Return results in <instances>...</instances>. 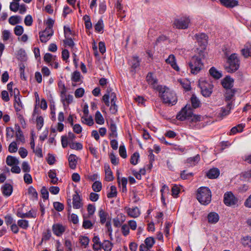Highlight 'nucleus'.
I'll list each match as a JSON object with an SVG mask.
<instances>
[{"label": "nucleus", "instance_id": "f257e3e1", "mask_svg": "<svg viewBox=\"0 0 251 251\" xmlns=\"http://www.w3.org/2000/svg\"><path fill=\"white\" fill-rule=\"evenodd\" d=\"M158 91L163 103L168 105H174L176 103L177 99L176 94L169 88L158 85Z\"/></svg>", "mask_w": 251, "mask_h": 251}, {"label": "nucleus", "instance_id": "f03ea898", "mask_svg": "<svg viewBox=\"0 0 251 251\" xmlns=\"http://www.w3.org/2000/svg\"><path fill=\"white\" fill-rule=\"evenodd\" d=\"M176 118L181 121L185 120H190L192 122H197L201 120V116L197 115H194L192 112V109L190 105H186L178 113Z\"/></svg>", "mask_w": 251, "mask_h": 251}, {"label": "nucleus", "instance_id": "7ed1b4c3", "mask_svg": "<svg viewBox=\"0 0 251 251\" xmlns=\"http://www.w3.org/2000/svg\"><path fill=\"white\" fill-rule=\"evenodd\" d=\"M197 199L203 205L208 204L211 201V192L206 187H201L197 190Z\"/></svg>", "mask_w": 251, "mask_h": 251}, {"label": "nucleus", "instance_id": "20e7f679", "mask_svg": "<svg viewBox=\"0 0 251 251\" xmlns=\"http://www.w3.org/2000/svg\"><path fill=\"white\" fill-rule=\"evenodd\" d=\"M189 66L191 69V73L194 75L198 74L204 67L201 59L196 56H194L191 58L189 62Z\"/></svg>", "mask_w": 251, "mask_h": 251}, {"label": "nucleus", "instance_id": "39448f33", "mask_svg": "<svg viewBox=\"0 0 251 251\" xmlns=\"http://www.w3.org/2000/svg\"><path fill=\"white\" fill-rule=\"evenodd\" d=\"M191 24L189 16H184L174 19L172 25L174 28L178 29H187Z\"/></svg>", "mask_w": 251, "mask_h": 251}, {"label": "nucleus", "instance_id": "423d86ee", "mask_svg": "<svg viewBox=\"0 0 251 251\" xmlns=\"http://www.w3.org/2000/svg\"><path fill=\"white\" fill-rule=\"evenodd\" d=\"M228 66L225 69L229 73H233L237 71L239 67V60L235 53L230 55L227 59Z\"/></svg>", "mask_w": 251, "mask_h": 251}, {"label": "nucleus", "instance_id": "0eeeda50", "mask_svg": "<svg viewBox=\"0 0 251 251\" xmlns=\"http://www.w3.org/2000/svg\"><path fill=\"white\" fill-rule=\"evenodd\" d=\"M199 85L201 89V93L205 97H209L212 93L213 85L211 82L204 80L201 82Z\"/></svg>", "mask_w": 251, "mask_h": 251}, {"label": "nucleus", "instance_id": "6e6552de", "mask_svg": "<svg viewBox=\"0 0 251 251\" xmlns=\"http://www.w3.org/2000/svg\"><path fill=\"white\" fill-rule=\"evenodd\" d=\"M224 202L227 206H232L236 204L238 200L231 192H227L224 194Z\"/></svg>", "mask_w": 251, "mask_h": 251}, {"label": "nucleus", "instance_id": "1a4fd4ad", "mask_svg": "<svg viewBox=\"0 0 251 251\" xmlns=\"http://www.w3.org/2000/svg\"><path fill=\"white\" fill-rule=\"evenodd\" d=\"M155 242V239L151 237H149L147 238L144 242L139 247L140 251H151L150 249L152 248L153 245Z\"/></svg>", "mask_w": 251, "mask_h": 251}, {"label": "nucleus", "instance_id": "9d476101", "mask_svg": "<svg viewBox=\"0 0 251 251\" xmlns=\"http://www.w3.org/2000/svg\"><path fill=\"white\" fill-rule=\"evenodd\" d=\"M53 31L50 28H46L42 32L39 33L40 40L42 43H46L53 35Z\"/></svg>", "mask_w": 251, "mask_h": 251}, {"label": "nucleus", "instance_id": "9b49d317", "mask_svg": "<svg viewBox=\"0 0 251 251\" xmlns=\"http://www.w3.org/2000/svg\"><path fill=\"white\" fill-rule=\"evenodd\" d=\"M109 98H111V103L116 102L117 98L115 93L114 92L110 93L107 89L106 93L102 97V100L107 106L110 105Z\"/></svg>", "mask_w": 251, "mask_h": 251}, {"label": "nucleus", "instance_id": "f8f14e48", "mask_svg": "<svg viewBox=\"0 0 251 251\" xmlns=\"http://www.w3.org/2000/svg\"><path fill=\"white\" fill-rule=\"evenodd\" d=\"M195 37L201 49H204L207 44V36L202 33L196 35Z\"/></svg>", "mask_w": 251, "mask_h": 251}, {"label": "nucleus", "instance_id": "ddd939ff", "mask_svg": "<svg viewBox=\"0 0 251 251\" xmlns=\"http://www.w3.org/2000/svg\"><path fill=\"white\" fill-rule=\"evenodd\" d=\"M165 61L167 64H170L175 70L177 72L179 71V68L176 64V57L174 55L170 54L165 60Z\"/></svg>", "mask_w": 251, "mask_h": 251}, {"label": "nucleus", "instance_id": "4468645a", "mask_svg": "<svg viewBox=\"0 0 251 251\" xmlns=\"http://www.w3.org/2000/svg\"><path fill=\"white\" fill-rule=\"evenodd\" d=\"M234 80L229 76H226L222 81V84L224 88L226 90L231 89L233 86Z\"/></svg>", "mask_w": 251, "mask_h": 251}, {"label": "nucleus", "instance_id": "2eb2a0df", "mask_svg": "<svg viewBox=\"0 0 251 251\" xmlns=\"http://www.w3.org/2000/svg\"><path fill=\"white\" fill-rule=\"evenodd\" d=\"M73 207L75 209H79L83 205V204L81 202V198L76 192L73 197Z\"/></svg>", "mask_w": 251, "mask_h": 251}, {"label": "nucleus", "instance_id": "dca6fc26", "mask_svg": "<svg viewBox=\"0 0 251 251\" xmlns=\"http://www.w3.org/2000/svg\"><path fill=\"white\" fill-rule=\"evenodd\" d=\"M65 227L62 225L56 224L52 226V231L54 234L57 236H61L65 231Z\"/></svg>", "mask_w": 251, "mask_h": 251}, {"label": "nucleus", "instance_id": "f3484780", "mask_svg": "<svg viewBox=\"0 0 251 251\" xmlns=\"http://www.w3.org/2000/svg\"><path fill=\"white\" fill-rule=\"evenodd\" d=\"M147 81L148 83L154 89L155 91H157V82L155 77L153 76V74L149 73L147 76Z\"/></svg>", "mask_w": 251, "mask_h": 251}, {"label": "nucleus", "instance_id": "a211bd4d", "mask_svg": "<svg viewBox=\"0 0 251 251\" xmlns=\"http://www.w3.org/2000/svg\"><path fill=\"white\" fill-rule=\"evenodd\" d=\"M109 129L110 131L109 136L110 138H115L118 136V133L117 131V126L113 121H111L110 123Z\"/></svg>", "mask_w": 251, "mask_h": 251}, {"label": "nucleus", "instance_id": "6ab92c4d", "mask_svg": "<svg viewBox=\"0 0 251 251\" xmlns=\"http://www.w3.org/2000/svg\"><path fill=\"white\" fill-rule=\"evenodd\" d=\"M207 220L210 224H216L219 220V216L216 212H211L207 215Z\"/></svg>", "mask_w": 251, "mask_h": 251}, {"label": "nucleus", "instance_id": "aec40b11", "mask_svg": "<svg viewBox=\"0 0 251 251\" xmlns=\"http://www.w3.org/2000/svg\"><path fill=\"white\" fill-rule=\"evenodd\" d=\"M126 211L128 216L132 218H137L140 215V210L137 207L128 208Z\"/></svg>", "mask_w": 251, "mask_h": 251}, {"label": "nucleus", "instance_id": "412c9836", "mask_svg": "<svg viewBox=\"0 0 251 251\" xmlns=\"http://www.w3.org/2000/svg\"><path fill=\"white\" fill-rule=\"evenodd\" d=\"M221 3L227 7L232 8L238 5V2L236 0H219Z\"/></svg>", "mask_w": 251, "mask_h": 251}, {"label": "nucleus", "instance_id": "4be33fe9", "mask_svg": "<svg viewBox=\"0 0 251 251\" xmlns=\"http://www.w3.org/2000/svg\"><path fill=\"white\" fill-rule=\"evenodd\" d=\"M220 175L219 170L217 168H212L208 171L206 176L210 179H215L218 177Z\"/></svg>", "mask_w": 251, "mask_h": 251}, {"label": "nucleus", "instance_id": "5701e85b", "mask_svg": "<svg viewBox=\"0 0 251 251\" xmlns=\"http://www.w3.org/2000/svg\"><path fill=\"white\" fill-rule=\"evenodd\" d=\"M1 189L3 194L6 197L10 196L13 191L12 185L8 183H5Z\"/></svg>", "mask_w": 251, "mask_h": 251}, {"label": "nucleus", "instance_id": "b1692460", "mask_svg": "<svg viewBox=\"0 0 251 251\" xmlns=\"http://www.w3.org/2000/svg\"><path fill=\"white\" fill-rule=\"evenodd\" d=\"M77 156L73 154H71L68 157L69 165L71 169H75L76 168L77 164Z\"/></svg>", "mask_w": 251, "mask_h": 251}, {"label": "nucleus", "instance_id": "393cba45", "mask_svg": "<svg viewBox=\"0 0 251 251\" xmlns=\"http://www.w3.org/2000/svg\"><path fill=\"white\" fill-rule=\"evenodd\" d=\"M6 163L7 165L12 166L18 165L19 163V160L15 157L8 155L6 157Z\"/></svg>", "mask_w": 251, "mask_h": 251}, {"label": "nucleus", "instance_id": "a878e982", "mask_svg": "<svg viewBox=\"0 0 251 251\" xmlns=\"http://www.w3.org/2000/svg\"><path fill=\"white\" fill-rule=\"evenodd\" d=\"M122 218L123 216L121 214L113 219V223L114 226L119 227L121 226L122 224L125 220L124 218L123 219Z\"/></svg>", "mask_w": 251, "mask_h": 251}, {"label": "nucleus", "instance_id": "bb28decb", "mask_svg": "<svg viewBox=\"0 0 251 251\" xmlns=\"http://www.w3.org/2000/svg\"><path fill=\"white\" fill-rule=\"evenodd\" d=\"M16 142H17L18 144H20V142L25 143V137L19 126H18V130L16 132Z\"/></svg>", "mask_w": 251, "mask_h": 251}, {"label": "nucleus", "instance_id": "cd10ccee", "mask_svg": "<svg viewBox=\"0 0 251 251\" xmlns=\"http://www.w3.org/2000/svg\"><path fill=\"white\" fill-rule=\"evenodd\" d=\"M232 102H228L226 108H222L221 113L219 114L220 116L223 118L229 114L230 109H231Z\"/></svg>", "mask_w": 251, "mask_h": 251}, {"label": "nucleus", "instance_id": "c85d7f7f", "mask_svg": "<svg viewBox=\"0 0 251 251\" xmlns=\"http://www.w3.org/2000/svg\"><path fill=\"white\" fill-rule=\"evenodd\" d=\"M63 98H61L63 102L64 106L66 104L68 105L70 103H72L73 101V96L71 95L63 94Z\"/></svg>", "mask_w": 251, "mask_h": 251}, {"label": "nucleus", "instance_id": "c756f323", "mask_svg": "<svg viewBox=\"0 0 251 251\" xmlns=\"http://www.w3.org/2000/svg\"><path fill=\"white\" fill-rule=\"evenodd\" d=\"M155 153H157V147L154 146V150L153 151L152 150L150 149L148 151L149 152V158L150 160V164H149V169H151L152 166V163L154 161L155 156L153 154V152Z\"/></svg>", "mask_w": 251, "mask_h": 251}, {"label": "nucleus", "instance_id": "7c9ffc66", "mask_svg": "<svg viewBox=\"0 0 251 251\" xmlns=\"http://www.w3.org/2000/svg\"><path fill=\"white\" fill-rule=\"evenodd\" d=\"M209 72L210 75L215 79H219L222 76V74L214 67L211 68Z\"/></svg>", "mask_w": 251, "mask_h": 251}, {"label": "nucleus", "instance_id": "2f4dec72", "mask_svg": "<svg viewBox=\"0 0 251 251\" xmlns=\"http://www.w3.org/2000/svg\"><path fill=\"white\" fill-rule=\"evenodd\" d=\"M105 179L107 181H112L114 177L112 175V171L109 166L105 167Z\"/></svg>", "mask_w": 251, "mask_h": 251}, {"label": "nucleus", "instance_id": "473e14b6", "mask_svg": "<svg viewBox=\"0 0 251 251\" xmlns=\"http://www.w3.org/2000/svg\"><path fill=\"white\" fill-rule=\"evenodd\" d=\"M200 160V156L199 154L196 156L189 157L187 159V163L191 164L192 166H194L197 164Z\"/></svg>", "mask_w": 251, "mask_h": 251}, {"label": "nucleus", "instance_id": "72a5a7b5", "mask_svg": "<svg viewBox=\"0 0 251 251\" xmlns=\"http://www.w3.org/2000/svg\"><path fill=\"white\" fill-rule=\"evenodd\" d=\"M81 122L89 126H91L94 124V121L91 116L88 117L87 116H84L81 117Z\"/></svg>", "mask_w": 251, "mask_h": 251}, {"label": "nucleus", "instance_id": "f704fd0d", "mask_svg": "<svg viewBox=\"0 0 251 251\" xmlns=\"http://www.w3.org/2000/svg\"><path fill=\"white\" fill-rule=\"evenodd\" d=\"M101 247L104 251H111L112 248V244L108 240H105L101 243Z\"/></svg>", "mask_w": 251, "mask_h": 251}, {"label": "nucleus", "instance_id": "c9c22d12", "mask_svg": "<svg viewBox=\"0 0 251 251\" xmlns=\"http://www.w3.org/2000/svg\"><path fill=\"white\" fill-rule=\"evenodd\" d=\"M21 21V18L19 16H11L8 20L10 24L12 25H15L19 24Z\"/></svg>", "mask_w": 251, "mask_h": 251}, {"label": "nucleus", "instance_id": "e433bc0d", "mask_svg": "<svg viewBox=\"0 0 251 251\" xmlns=\"http://www.w3.org/2000/svg\"><path fill=\"white\" fill-rule=\"evenodd\" d=\"M242 55L247 58L251 56V47H249L248 44L245 46V48L241 50Z\"/></svg>", "mask_w": 251, "mask_h": 251}, {"label": "nucleus", "instance_id": "4c0bfd02", "mask_svg": "<svg viewBox=\"0 0 251 251\" xmlns=\"http://www.w3.org/2000/svg\"><path fill=\"white\" fill-rule=\"evenodd\" d=\"M244 126V125L241 124L232 127L230 130V134H235L237 132H242Z\"/></svg>", "mask_w": 251, "mask_h": 251}, {"label": "nucleus", "instance_id": "58836bf2", "mask_svg": "<svg viewBox=\"0 0 251 251\" xmlns=\"http://www.w3.org/2000/svg\"><path fill=\"white\" fill-rule=\"evenodd\" d=\"M99 215L100 218V222L102 224H103L106 222V218L108 216V214L104 211L102 209H100L99 211Z\"/></svg>", "mask_w": 251, "mask_h": 251}, {"label": "nucleus", "instance_id": "ea45409f", "mask_svg": "<svg viewBox=\"0 0 251 251\" xmlns=\"http://www.w3.org/2000/svg\"><path fill=\"white\" fill-rule=\"evenodd\" d=\"M235 93V91L234 89L226 90L225 94L226 100V101H229L234 96Z\"/></svg>", "mask_w": 251, "mask_h": 251}, {"label": "nucleus", "instance_id": "a19ab883", "mask_svg": "<svg viewBox=\"0 0 251 251\" xmlns=\"http://www.w3.org/2000/svg\"><path fill=\"white\" fill-rule=\"evenodd\" d=\"M96 122L99 125H102L104 124V119L100 111H97L95 114Z\"/></svg>", "mask_w": 251, "mask_h": 251}, {"label": "nucleus", "instance_id": "79ce46f5", "mask_svg": "<svg viewBox=\"0 0 251 251\" xmlns=\"http://www.w3.org/2000/svg\"><path fill=\"white\" fill-rule=\"evenodd\" d=\"M95 29L96 31L99 32H102L103 31V23L101 19H99L97 23L95 25Z\"/></svg>", "mask_w": 251, "mask_h": 251}, {"label": "nucleus", "instance_id": "37998d69", "mask_svg": "<svg viewBox=\"0 0 251 251\" xmlns=\"http://www.w3.org/2000/svg\"><path fill=\"white\" fill-rule=\"evenodd\" d=\"M55 56H53L50 53H46L44 56L45 61L48 64H50L52 61H55Z\"/></svg>", "mask_w": 251, "mask_h": 251}, {"label": "nucleus", "instance_id": "c03bdc74", "mask_svg": "<svg viewBox=\"0 0 251 251\" xmlns=\"http://www.w3.org/2000/svg\"><path fill=\"white\" fill-rule=\"evenodd\" d=\"M117 180H118V182L119 183V185L121 184L122 186V191L123 192H126V184H127V179L125 177H123L121 179V180L120 181V177H117Z\"/></svg>", "mask_w": 251, "mask_h": 251}, {"label": "nucleus", "instance_id": "a18cd8bd", "mask_svg": "<svg viewBox=\"0 0 251 251\" xmlns=\"http://www.w3.org/2000/svg\"><path fill=\"white\" fill-rule=\"evenodd\" d=\"M242 243L244 247L251 248V237L247 236L243 237L242 239Z\"/></svg>", "mask_w": 251, "mask_h": 251}, {"label": "nucleus", "instance_id": "49530a36", "mask_svg": "<svg viewBox=\"0 0 251 251\" xmlns=\"http://www.w3.org/2000/svg\"><path fill=\"white\" fill-rule=\"evenodd\" d=\"M191 101L192 105L194 108H197L200 106V101L195 95H192L191 98Z\"/></svg>", "mask_w": 251, "mask_h": 251}, {"label": "nucleus", "instance_id": "de8ad7c7", "mask_svg": "<svg viewBox=\"0 0 251 251\" xmlns=\"http://www.w3.org/2000/svg\"><path fill=\"white\" fill-rule=\"evenodd\" d=\"M22 107V103L19 96L15 95L14 107L17 111H19Z\"/></svg>", "mask_w": 251, "mask_h": 251}, {"label": "nucleus", "instance_id": "09e8293b", "mask_svg": "<svg viewBox=\"0 0 251 251\" xmlns=\"http://www.w3.org/2000/svg\"><path fill=\"white\" fill-rule=\"evenodd\" d=\"M28 193L29 195L32 197V198L34 200H37L38 199V193L36 190L32 186L29 187L28 189Z\"/></svg>", "mask_w": 251, "mask_h": 251}, {"label": "nucleus", "instance_id": "8fccbe9b", "mask_svg": "<svg viewBox=\"0 0 251 251\" xmlns=\"http://www.w3.org/2000/svg\"><path fill=\"white\" fill-rule=\"evenodd\" d=\"M117 195L116 187L115 186L110 187V191L107 194V196L108 198H112L116 197Z\"/></svg>", "mask_w": 251, "mask_h": 251}, {"label": "nucleus", "instance_id": "3c124183", "mask_svg": "<svg viewBox=\"0 0 251 251\" xmlns=\"http://www.w3.org/2000/svg\"><path fill=\"white\" fill-rule=\"evenodd\" d=\"M69 146L72 149L76 150H81L83 148L82 145L78 142H71L69 143Z\"/></svg>", "mask_w": 251, "mask_h": 251}, {"label": "nucleus", "instance_id": "603ef678", "mask_svg": "<svg viewBox=\"0 0 251 251\" xmlns=\"http://www.w3.org/2000/svg\"><path fill=\"white\" fill-rule=\"evenodd\" d=\"M17 144L16 141H13L10 143L8 147V151L11 153L16 152L18 150Z\"/></svg>", "mask_w": 251, "mask_h": 251}, {"label": "nucleus", "instance_id": "864d4df0", "mask_svg": "<svg viewBox=\"0 0 251 251\" xmlns=\"http://www.w3.org/2000/svg\"><path fill=\"white\" fill-rule=\"evenodd\" d=\"M79 242L81 246H83L84 248H86L89 243V239L87 236H80L79 237Z\"/></svg>", "mask_w": 251, "mask_h": 251}, {"label": "nucleus", "instance_id": "5fc2aeb1", "mask_svg": "<svg viewBox=\"0 0 251 251\" xmlns=\"http://www.w3.org/2000/svg\"><path fill=\"white\" fill-rule=\"evenodd\" d=\"M92 189L94 191L100 192L102 188L101 183L99 181H96L92 185Z\"/></svg>", "mask_w": 251, "mask_h": 251}, {"label": "nucleus", "instance_id": "6e6d98bb", "mask_svg": "<svg viewBox=\"0 0 251 251\" xmlns=\"http://www.w3.org/2000/svg\"><path fill=\"white\" fill-rule=\"evenodd\" d=\"M139 153H138L137 152L134 153L131 157L130 163L134 165L137 164L138 163V160L139 159Z\"/></svg>", "mask_w": 251, "mask_h": 251}, {"label": "nucleus", "instance_id": "4d7b16f0", "mask_svg": "<svg viewBox=\"0 0 251 251\" xmlns=\"http://www.w3.org/2000/svg\"><path fill=\"white\" fill-rule=\"evenodd\" d=\"M6 138L7 140L10 139L14 137V130L12 127H8L6 129Z\"/></svg>", "mask_w": 251, "mask_h": 251}, {"label": "nucleus", "instance_id": "13d9d810", "mask_svg": "<svg viewBox=\"0 0 251 251\" xmlns=\"http://www.w3.org/2000/svg\"><path fill=\"white\" fill-rule=\"evenodd\" d=\"M18 225L23 229H26L28 227V222L25 220H19Z\"/></svg>", "mask_w": 251, "mask_h": 251}, {"label": "nucleus", "instance_id": "bf43d9fd", "mask_svg": "<svg viewBox=\"0 0 251 251\" xmlns=\"http://www.w3.org/2000/svg\"><path fill=\"white\" fill-rule=\"evenodd\" d=\"M93 225L90 221L86 220L85 217H84L82 224V226L83 228L85 229L91 228L93 227Z\"/></svg>", "mask_w": 251, "mask_h": 251}, {"label": "nucleus", "instance_id": "052dcab7", "mask_svg": "<svg viewBox=\"0 0 251 251\" xmlns=\"http://www.w3.org/2000/svg\"><path fill=\"white\" fill-rule=\"evenodd\" d=\"M179 192L180 189L177 185H175L173 186L172 188V195L174 197L176 198L178 196Z\"/></svg>", "mask_w": 251, "mask_h": 251}, {"label": "nucleus", "instance_id": "680f3d73", "mask_svg": "<svg viewBox=\"0 0 251 251\" xmlns=\"http://www.w3.org/2000/svg\"><path fill=\"white\" fill-rule=\"evenodd\" d=\"M37 128L38 130L41 129L44 125V119L42 116L38 117L36 119Z\"/></svg>", "mask_w": 251, "mask_h": 251}, {"label": "nucleus", "instance_id": "e2e57ef3", "mask_svg": "<svg viewBox=\"0 0 251 251\" xmlns=\"http://www.w3.org/2000/svg\"><path fill=\"white\" fill-rule=\"evenodd\" d=\"M24 32V28L21 25H17L14 28V33L17 36L21 35Z\"/></svg>", "mask_w": 251, "mask_h": 251}, {"label": "nucleus", "instance_id": "0e129e2a", "mask_svg": "<svg viewBox=\"0 0 251 251\" xmlns=\"http://www.w3.org/2000/svg\"><path fill=\"white\" fill-rule=\"evenodd\" d=\"M80 78V74L79 72L75 71L72 75V81L77 82H79Z\"/></svg>", "mask_w": 251, "mask_h": 251}, {"label": "nucleus", "instance_id": "69168bd1", "mask_svg": "<svg viewBox=\"0 0 251 251\" xmlns=\"http://www.w3.org/2000/svg\"><path fill=\"white\" fill-rule=\"evenodd\" d=\"M139 60L137 56H134L131 62L132 67L135 69L139 66Z\"/></svg>", "mask_w": 251, "mask_h": 251}, {"label": "nucleus", "instance_id": "338daca9", "mask_svg": "<svg viewBox=\"0 0 251 251\" xmlns=\"http://www.w3.org/2000/svg\"><path fill=\"white\" fill-rule=\"evenodd\" d=\"M119 154L120 156L123 158H126L127 157L126 150L124 146L121 145L120 146Z\"/></svg>", "mask_w": 251, "mask_h": 251}, {"label": "nucleus", "instance_id": "774afa93", "mask_svg": "<svg viewBox=\"0 0 251 251\" xmlns=\"http://www.w3.org/2000/svg\"><path fill=\"white\" fill-rule=\"evenodd\" d=\"M53 207L54 209L58 211H61L64 209V205L59 202H53Z\"/></svg>", "mask_w": 251, "mask_h": 251}]
</instances>
